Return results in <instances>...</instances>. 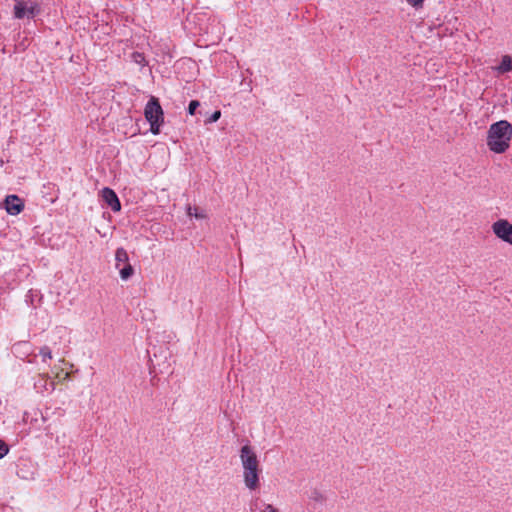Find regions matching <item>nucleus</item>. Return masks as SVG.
<instances>
[{
  "label": "nucleus",
  "mask_w": 512,
  "mask_h": 512,
  "mask_svg": "<svg viewBox=\"0 0 512 512\" xmlns=\"http://www.w3.org/2000/svg\"><path fill=\"white\" fill-rule=\"evenodd\" d=\"M512 140V125L506 120H500L490 125L487 131L486 144L490 151L502 154L510 147Z\"/></svg>",
  "instance_id": "f257e3e1"
},
{
  "label": "nucleus",
  "mask_w": 512,
  "mask_h": 512,
  "mask_svg": "<svg viewBox=\"0 0 512 512\" xmlns=\"http://www.w3.org/2000/svg\"><path fill=\"white\" fill-rule=\"evenodd\" d=\"M144 115L150 124V131L154 135L159 134L160 127L164 122V114L159 100L156 97H151L147 102L144 109Z\"/></svg>",
  "instance_id": "f03ea898"
},
{
  "label": "nucleus",
  "mask_w": 512,
  "mask_h": 512,
  "mask_svg": "<svg viewBox=\"0 0 512 512\" xmlns=\"http://www.w3.org/2000/svg\"><path fill=\"white\" fill-rule=\"evenodd\" d=\"M491 230L499 240L512 246V223L500 218L492 223Z\"/></svg>",
  "instance_id": "7ed1b4c3"
},
{
  "label": "nucleus",
  "mask_w": 512,
  "mask_h": 512,
  "mask_svg": "<svg viewBox=\"0 0 512 512\" xmlns=\"http://www.w3.org/2000/svg\"><path fill=\"white\" fill-rule=\"evenodd\" d=\"M239 458L243 470L260 467L256 451L249 443L241 447Z\"/></svg>",
  "instance_id": "20e7f679"
},
{
  "label": "nucleus",
  "mask_w": 512,
  "mask_h": 512,
  "mask_svg": "<svg viewBox=\"0 0 512 512\" xmlns=\"http://www.w3.org/2000/svg\"><path fill=\"white\" fill-rule=\"evenodd\" d=\"M14 16L21 19L24 16L34 17L39 13V7L36 2H25L24 0H14Z\"/></svg>",
  "instance_id": "39448f33"
},
{
  "label": "nucleus",
  "mask_w": 512,
  "mask_h": 512,
  "mask_svg": "<svg viewBox=\"0 0 512 512\" xmlns=\"http://www.w3.org/2000/svg\"><path fill=\"white\" fill-rule=\"evenodd\" d=\"M260 467L243 470V482L247 489L255 491L260 487Z\"/></svg>",
  "instance_id": "423d86ee"
},
{
  "label": "nucleus",
  "mask_w": 512,
  "mask_h": 512,
  "mask_svg": "<svg viewBox=\"0 0 512 512\" xmlns=\"http://www.w3.org/2000/svg\"><path fill=\"white\" fill-rule=\"evenodd\" d=\"M5 208L8 214L18 215L24 209V202L17 195H8L5 199Z\"/></svg>",
  "instance_id": "0eeeda50"
},
{
  "label": "nucleus",
  "mask_w": 512,
  "mask_h": 512,
  "mask_svg": "<svg viewBox=\"0 0 512 512\" xmlns=\"http://www.w3.org/2000/svg\"><path fill=\"white\" fill-rule=\"evenodd\" d=\"M101 194H102L103 200L114 212L120 211V209H121L120 201L118 199V196L112 189L106 187L102 190Z\"/></svg>",
  "instance_id": "6e6552de"
},
{
  "label": "nucleus",
  "mask_w": 512,
  "mask_h": 512,
  "mask_svg": "<svg viewBox=\"0 0 512 512\" xmlns=\"http://www.w3.org/2000/svg\"><path fill=\"white\" fill-rule=\"evenodd\" d=\"M494 70L500 74L510 72L512 70V57L510 55H504L500 65L495 67Z\"/></svg>",
  "instance_id": "1a4fd4ad"
},
{
  "label": "nucleus",
  "mask_w": 512,
  "mask_h": 512,
  "mask_svg": "<svg viewBox=\"0 0 512 512\" xmlns=\"http://www.w3.org/2000/svg\"><path fill=\"white\" fill-rule=\"evenodd\" d=\"M115 261H116V268L119 269L121 264H128L129 263V257L128 253L124 248H118L115 252Z\"/></svg>",
  "instance_id": "9d476101"
},
{
  "label": "nucleus",
  "mask_w": 512,
  "mask_h": 512,
  "mask_svg": "<svg viewBox=\"0 0 512 512\" xmlns=\"http://www.w3.org/2000/svg\"><path fill=\"white\" fill-rule=\"evenodd\" d=\"M119 273L122 280H128L133 275L134 270L130 263H128L123 268H119Z\"/></svg>",
  "instance_id": "9b49d317"
},
{
  "label": "nucleus",
  "mask_w": 512,
  "mask_h": 512,
  "mask_svg": "<svg viewBox=\"0 0 512 512\" xmlns=\"http://www.w3.org/2000/svg\"><path fill=\"white\" fill-rule=\"evenodd\" d=\"M39 354L42 357V361L44 363L52 359V351L48 346L41 347L39 350Z\"/></svg>",
  "instance_id": "f8f14e48"
},
{
  "label": "nucleus",
  "mask_w": 512,
  "mask_h": 512,
  "mask_svg": "<svg viewBox=\"0 0 512 512\" xmlns=\"http://www.w3.org/2000/svg\"><path fill=\"white\" fill-rule=\"evenodd\" d=\"M54 370H55L54 379H56L58 381H66L70 378V373H68V372L63 373V370L59 369L56 366L54 367Z\"/></svg>",
  "instance_id": "ddd939ff"
},
{
  "label": "nucleus",
  "mask_w": 512,
  "mask_h": 512,
  "mask_svg": "<svg viewBox=\"0 0 512 512\" xmlns=\"http://www.w3.org/2000/svg\"><path fill=\"white\" fill-rule=\"evenodd\" d=\"M187 213L189 216H194L197 219L206 218V214L204 211H198L197 208L189 206L187 209Z\"/></svg>",
  "instance_id": "4468645a"
},
{
  "label": "nucleus",
  "mask_w": 512,
  "mask_h": 512,
  "mask_svg": "<svg viewBox=\"0 0 512 512\" xmlns=\"http://www.w3.org/2000/svg\"><path fill=\"white\" fill-rule=\"evenodd\" d=\"M40 377H42V380H43L42 386H43L44 390L53 391L55 389V381H51L50 383L47 382L48 379L50 378V376L48 374H42Z\"/></svg>",
  "instance_id": "2eb2a0df"
},
{
  "label": "nucleus",
  "mask_w": 512,
  "mask_h": 512,
  "mask_svg": "<svg viewBox=\"0 0 512 512\" xmlns=\"http://www.w3.org/2000/svg\"><path fill=\"white\" fill-rule=\"evenodd\" d=\"M309 498L315 502H322L324 500L323 494L316 489L311 492Z\"/></svg>",
  "instance_id": "dca6fc26"
},
{
  "label": "nucleus",
  "mask_w": 512,
  "mask_h": 512,
  "mask_svg": "<svg viewBox=\"0 0 512 512\" xmlns=\"http://www.w3.org/2000/svg\"><path fill=\"white\" fill-rule=\"evenodd\" d=\"M200 106V103L199 101L197 100H192L190 103H189V106H188V113L190 115H194L195 114V111L196 109Z\"/></svg>",
  "instance_id": "f3484780"
},
{
  "label": "nucleus",
  "mask_w": 512,
  "mask_h": 512,
  "mask_svg": "<svg viewBox=\"0 0 512 512\" xmlns=\"http://www.w3.org/2000/svg\"><path fill=\"white\" fill-rule=\"evenodd\" d=\"M411 7L415 9H420L423 7V3L425 0H405Z\"/></svg>",
  "instance_id": "a211bd4d"
},
{
  "label": "nucleus",
  "mask_w": 512,
  "mask_h": 512,
  "mask_svg": "<svg viewBox=\"0 0 512 512\" xmlns=\"http://www.w3.org/2000/svg\"><path fill=\"white\" fill-rule=\"evenodd\" d=\"M220 117H221V111L217 110L207 119L206 122L214 123V122L218 121Z\"/></svg>",
  "instance_id": "6ab92c4d"
},
{
  "label": "nucleus",
  "mask_w": 512,
  "mask_h": 512,
  "mask_svg": "<svg viewBox=\"0 0 512 512\" xmlns=\"http://www.w3.org/2000/svg\"><path fill=\"white\" fill-rule=\"evenodd\" d=\"M8 446L0 440V458L4 457L8 453Z\"/></svg>",
  "instance_id": "aec40b11"
},
{
  "label": "nucleus",
  "mask_w": 512,
  "mask_h": 512,
  "mask_svg": "<svg viewBox=\"0 0 512 512\" xmlns=\"http://www.w3.org/2000/svg\"><path fill=\"white\" fill-rule=\"evenodd\" d=\"M133 60L138 64H143L145 61V58L143 54L141 53H133Z\"/></svg>",
  "instance_id": "412c9836"
},
{
  "label": "nucleus",
  "mask_w": 512,
  "mask_h": 512,
  "mask_svg": "<svg viewBox=\"0 0 512 512\" xmlns=\"http://www.w3.org/2000/svg\"><path fill=\"white\" fill-rule=\"evenodd\" d=\"M261 512H279L277 508H275L273 505L271 504H265L264 505V508Z\"/></svg>",
  "instance_id": "4be33fe9"
}]
</instances>
